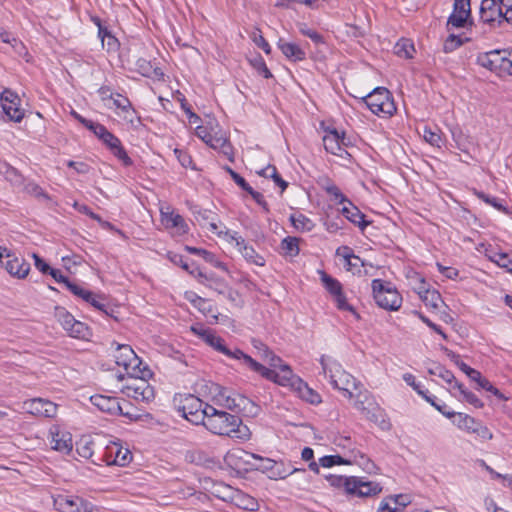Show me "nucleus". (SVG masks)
Wrapping results in <instances>:
<instances>
[{"label":"nucleus","mask_w":512,"mask_h":512,"mask_svg":"<svg viewBox=\"0 0 512 512\" xmlns=\"http://www.w3.org/2000/svg\"><path fill=\"white\" fill-rule=\"evenodd\" d=\"M211 433L226 436L240 441H248L251 437L250 429L243 424L239 416L208 407V415L203 424Z\"/></svg>","instance_id":"obj_1"},{"label":"nucleus","mask_w":512,"mask_h":512,"mask_svg":"<svg viewBox=\"0 0 512 512\" xmlns=\"http://www.w3.org/2000/svg\"><path fill=\"white\" fill-rule=\"evenodd\" d=\"M327 480L332 486L343 488L344 492L351 497H374L382 491L378 482L367 481L363 477L330 475Z\"/></svg>","instance_id":"obj_2"},{"label":"nucleus","mask_w":512,"mask_h":512,"mask_svg":"<svg viewBox=\"0 0 512 512\" xmlns=\"http://www.w3.org/2000/svg\"><path fill=\"white\" fill-rule=\"evenodd\" d=\"M354 407L369 421L384 431L391 429V423L373 395L366 389L359 390L354 397Z\"/></svg>","instance_id":"obj_3"},{"label":"nucleus","mask_w":512,"mask_h":512,"mask_svg":"<svg viewBox=\"0 0 512 512\" xmlns=\"http://www.w3.org/2000/svg\"><path fill=\"white\" fill-rule=\"evenodd\" d=\"M174 405L182 417L194 425L204 424L209 404L193 394H178L173 399Z\"/></svg>","instance_id":"obj_4"},{"label":"nucleus","mask_w":512,"mask_h":512,"mask_svg":"<svg viewBox=\"0 0 512 512\" xmlns=\"http://www.w3.org/2000/svg\"><path fill=\"white\" fill-rule=\"evenodd\" d=\"M372 291L379 307L389 311H397L401 307V295L396 289L386 286L381 279L372 281Z\"/></svg>","instance_id":"obj_5"},{"label":"nucleus","mask_w":512,"mask_h":512,"mask_svg":"<svg viewBox=\"0 0 512 512\" xmlns=\"http://www.w3.org/2000/svg\"><path fill=\"white\" fill-rule=\"evenodd\" d=\"M366 106L376 115L385 114L393 115L396 106L388 89L377 87L366 97L363 98Z\"/></svg>","instance_id":"obj_6"},{"label":"nucleus","mask_w":512,"mask_h":512,"mask_svg":"<svg viewBox=\"0 0 512 512\" xmlns=\"http://www.w3.org/2000/svg\"><path fill=\"white\" fill-rule=\"evenodd\" d=\"M54 315L70 337L85 340L91 336L89 327L76 320L64 307L56 306Z\"/></svg>","instance_id":"obj_7"},{"label":"nucleus","mask_w":512,"mask_h":512,"mask_svg":"<svg viewBox=\"0 0 512 512\" xmlns=\"http://www.w3.org/2000/svg\"><path fill=\"white\" fill-rule=\"evenodd\" d=\"M149 374V371L144 368L141 375L129 376L132 380L124 388L126 396L135 399L136 401H142L149 403L155 398L154 387L151 386L146 380L145 376Z\"/></svg>","instance_id":"obj_8"},{"label":"nucleus","mask_w":512,"mask_h":512,"mask_svg":"<svg viewBox=\"0 0 512 512\" xmlns=\"http://www.w3.org/2000/svg\"><path fill=\"white\" fill-rule=\"evenodd\" d=\"M115 363L123 367L128 376H139L144 368H141L142 361L126 344H118L113 355Z\"/></svg>","instance_id":"obj_9"},{"label":"nucleus","mask_w":512,"mask_h":512,"mask_svg":"<svg viewBox=\"0 0 512 512\" xmlns=\"http://www.w3.org/2000/svg\"><path fill=\"white\" fill-rule=\"evenodd\" d=\"M203 341L217 352L224 354L230 359L239 360L244 365H251L253 368L260 369L259 365L256 364V360L238 348H228L225 344V340L216 335L213 331L210 334L205 335V339Z\"/></svg>","instance_id":"obj_10"},{"label":"nucleus","mask_w":512,"mask_h":512,"mask_svg":"<svg viewBox=\"0 0 512 512\" xmlns=\"http://www.w3.org/2000/svg\"><path fill=\"white\" fill-rule=\"evenodd\" d=\"M263 361L268 363L273 369H269L257 361L256 364L259 365L260 369L253 368L251 365L245 366L250 370L260 374L265 379L271 380L281 386H285L286 384H283L281 382V379L284 373V369H291L290 366L284 364L282 359L279 356L275 355L272 351L266 359H263Z\"/></svg>","instance_id":"obj_11"},{"label":"nucleus","mask_w":512,"mask_h":512,"mask_svg":"<svg viewBox=\"0 0 512 512\" xmlns=\"http://www.w3.org/2000/svg\"><path fill=\"white\" fill-rule=\"evenodd\" d=\"M132 460L131 451L123 447L119 442H110L104 448L103 454L97 460H92L94 464L104 462L107 465L125 466Z\"/></svg>","instance_id":"obj_12"},{"label":"nucleus","mask_w":512,"mask_h":512,"mask_svg":"<svg viewBox=\"0 0 512 512\" xmlns=\"http://www.w3.org/2000/svg\"><path fill=\"white\" fill-rule=\"evenodd\" d=\"M281 382L286 384L285 386H290L295 389L303 400L311 404H319L321 402L320 395L311 389L302 379L294 375L292 369H284Z\"/></svg>","instance_id":"obj_13"},{"label":"nucleus","mask_w":512,"mask_h":512,"mask_svg":"<svg viewBox=\"0 0 512 512\" xmlns=\"http://www.w3.org/2000/svg\"><path fill=\"white\" fill-rule=\"evenodd\" d=\"M58 512H91L94 505L78 496L58 495L53 499Z\"/></svg>","instance_id":"obj_14"},{"label":"nucleus","mask_w":512,"mask_h":512,"mask_svg":"<svg viewBox=\"0 0 512 512\" xmlns=\"http://www.w3.org/2000/svg\"><path fill=\"white\" fill-rule=\"evenodd\" d=\"M2 113L13 122H21L24 118L25 111L20 107V98L10 89H5L0 96Z\"/></svg>","instance_id":"obj_15"},{"label":"nucleus","mask_w":512,"mask_h":512,"mask_svg":"<svg viewBox=\"0 0 512 512\" xmlns=\"http://www.w3.org/2000/svg\"><path fill=\"white\" fill-rule=\"evenodd\" d=\"M482 65L491 70L500 69L512 75V50H494L486 54Z\"/></svg>","instance_id":"obj_16"},{"label":"nucleus","mask_w":512,"mask_h":512,"mask_svg":"<svg viewBox=\"0 0 512 512\" xmlns=\"http://www.w3.org/2000/svg\"><path fill=\"white\" fill-rule=\"evenodd\" d=\"M48 438L51 448L55 451L68 454L73 449L72 435L58 425H53L49 429Z\"/></svg>","instance_id":"obj_17"},{"label":"nucleus","mask_w":512,"mask_h":512,"mask_svg":"<svg viewBox=\"0 0 512 512\" xmlns=\"http://www.w3.org/2000/svg\"><path fill=\"white\" fill-rule=\"evenodd\" d=\"M22 409L34 416L52 418L57 413V405L49 400L34 398L23 402Z\"/></svg>","instance_id":"obj_18"},{"label":"nucleus","mask_w":512,"mask_h":512,"mask_svg":"<svg viewBox=\"0 0 512 512\" xmlns=\"http://www.w3.org/2000/svg\"><path fill=\"white\" fill-rule=\"evenodd\" d=\"M344 140V134L340 135L336 129H328L323 137V145L328 153L344 158L348 155Z\"/></svg>","instance_id":"obj_19"},{"label":"nucleus","mask_w":512,"mask_h":512,"mask_svg":"<svg viewBox=\"0 0 512 512\" xmlns=\"http://www.w3.org/2000/svg\"><path fill=\"white\" fill-rule=\"evenodd\" d=\"M470 0H454L453 12L447 20V26L462 28L470 17Z\"/></svg>","instance_id":"obj_20"},{"label":"nucleus","mask_w":512,"mask_h":512,"mask_svg":"<svg viewBox=\"0 0 512 512\" xmlns=\"http://www.w3.org/2000/svg\"><path fill=\"white\" fill-rule=\"evenodd\" d=\"M331 385L342 391L348 399H353L356 393L361 390V384L347 372L341 373L338 377L332 376Z\"/></svg>","instance_id":"obj_21"},{"label":"nucleus","mask_w":512,"mask_h":512,"mask_svg":"<svg viewBox=\"0 0 512 512\" xmlns=\"http://www.w3.org/2000/svg\"><path fill=\"white\" fill-rule=\"evenodd\" d=\"M161 222L166 229L174 230L178 235H184L188 232V225L184 218L170 207L161 209Z\"/></svg>","instance_id":"obj_22"},{"label":"nucleus","mask_w":512,"mask_h":512,"mask_svg":"<svg viewBox=\"0 0 512 512\" xmlns=\"http://www.w3.org/2000/svg\"><path fill=\"white\" fill-rule=\"evenodd\" d=\"M255 458H260V456L241 448H235L227 452L225 462L233 469L241 470L252 466L251 460Z\"/></svg>","instance_id":"obj_23"},{"label":"nucleus","mask_w":512,"mask_h":512,"mask_svg":"<svg viewBox=\"0 0 512 512\" xmlns=\"http://www.w3.org/2000/svg\"><path fill=\"white\" fill-rule=\"evenodd\" d=\"M502 8L497 0H482L480 18L484 23L500 25L502 23Z\"/></svg>","instance_id":"obj_24"},{"label":"nucleus","mask_w":512,"mask_h":512,"mask_svg":"<svg viewBox=\"0 0 512 512\" xmlns=\"http://www.w3.org/2000/svg\"><path fill=\"white\" fill-rule=\"evenodd\" d=\"M418 279L420 286L416 288V292L424 304L434 310H438L444 306L441 294L435 289L426 288V283L423 278L418 277Z\"/></svg>","instance_id":"obj_25"},{"label":"nucleus","mask_w":512,"mask_h":512,"mask_svg":"<svg viewBox=\"0 0 512 512\" xmlns=\"http://www.w3.org/2000/svg\"><path fill=\"white\" fill-rule=\"evenodd\" d=\"M101 141L110 149L115 157H117L125 166L132 165V160L128 156L126 150L123 148L121 141L118 137L111 132L104 134Z\"/></svg>","instance_id":"obj_26"},{"label":"nucleus","mask_w":512,"mask_h":512,"mask_svg":"<svg viewBox=\"0 0 512 512\" xmlns=\"http://www.w3.org/2000/svg\"><path fill=\"white\" fill-rule=\"evenodd\" d=\"M442 415L451 419L453 418V424L456 425L460 430L466 431L468 433H473L480 421L476 420L474 417L454 411H442Z\"/></svg>","instance_id":"obj_27"},{"label":"nucleus","mask_w":512,"mask_h":512,"mask_svg":"<svg viewBox=\"0 0 512 512\" xmlns=\"http://www.w3.org/2000/svg\"><path fill=\"white\" fill-rule=\"evenodd\" d=\"M337 255L342 256L344 259V265L346 269L353 274L360 275L362 273V268L364 267L363 260L354 255L352 249L348 246H342L337 249Z\"/></svg>","instance_id":"obj_28"},{"label":"nucleus","mask_w":512,"mask_h":512,"mask_svg":"<svg viewBox=\"0 0 512 512\" xmlns=\"http://www.w3.org/2000/svg\"><path fill=\"white\" fill-rule=\"evenodd\" d=\"M91 403L97 407L100 411L109 413V414H122V409L119 404V401L115 397L105 396V395H93L90 397Z\"/></svg>","instance_id":"obj_29"},{"label":"nucleus","mask_w":512,"mask_h":512,"mask_svg":"<svg viewBox=\"0 0 512 512\" xmlns=\"http://www.w3.org/2000/svg\"><path fill=\"white\" fill-rule=\"evenodd\" d=\"M277 45L283 55L290 61L300 62L306 59L305 50L297 43L288 42L280 38Z\"/></svg>","instance_id":"obj_30"},{"label":"nucleus","mask_w":512,"mask_h":512,"mask_svg":"<svg viewBox=\"0 0 512 512\" xmlns=\"http://www.w3.org/2000/svg\"><path fill=\"white\" fill-rule=\"evenodd\" d=\"M6 271L15 278L24 279L30 271V264L23 258L13 257L5 262Z\"/></svg>","instance_id":"obj_31"},{"label":"nucleus","mask_w":512,"mask_h":512,"mask_svg":"<svg viewBox=\"0 0 512 512\" xmlns=\"http://www.w3.org/2000/svg\"><path fill=\"white\" fill-rule=\"evenodd\" d=\"M342 214L352 223L364 229L369 223L364 220L365 215L350 200L342 204Z\"/></svg>","instance_id":"obj_32"},{"label":"nucleus","mask_w":512,"mask_h":512,"mask_svg":"<svg viewBox=\"0 0 512 512\" xmlns=\"http://www.w3.org/2000/svg\"><path fill=\"white\" fill-rule=\"evenodd\" d=\"M208 145L215 150H219L230 161H233L232 146L223 134H212V136L209 138Z\"/></svg>","instance_id":"obj_33"},{"label":"nucleus","mask_w":512,"mask_h":512,"mask_svg":"<svg viewBox=\"0 0 512 512\" xmlns=\"http://www.w3.org/2000/svg\"><path fill=\"white\" fill-rule=\"evenodd\" d=\"M232 504L237 506L240 509L247 511H256L258 510L259 504L258 502L250 495L240 491L237 489Z\"/></svg>","instance_id":"obj_34"},{"label":"nucleus","mask_w":512,"mask_h":512,"mask_svg":"<svg viewBox=\"0 0 512 512\" xmlns=\"http://www.w3.org/2000/svg\"><path fill=\"white\" fill-rule=\"evenodd\" d=\"M236 245L239 246L242 255L249 262L258 266H263L265 264L264 258L259 255L252 246L245 244V240L243 238L240 237L239 239H236Z\"/></svg>","instance_id":"obj_35"},{"label":"nucleus","mask_w":512,"mask_h":512,"mask_svg":"<svg viewBox=\"0 0 512 512\" xmlns=\"http://www.w3.org/2000/svg\"><path fill=\"white\" fill-rule=\"evenodd\" d=\"M96 442L90 436H82L76 442V452L84 459H91L94 455Z\"/></svg>","instance_id":"obj_36"},{"label":"nucleus","mask_w":512,"mask_h":512,"mask_svg":"<svg viewBox=\"0 0 512 512\" xmlns=\"http://www.w3.org/2000/svg\"><path fill=\"white\" fill-rule=\"evenodd\" d=\"M196 221L210 232L216 233L218 226L215 222V214L210 210H199L194 214Z\"/></svg>","instance_id":"obj_37"},{"label":"nucleus","mask_w":512,"mask_h":512,"mask_svg":"<svg viewBox=\"0 0 512 512\" xmlns=\"http://www.w3.org/2000/svg\"><path fill=\"white\" fill-rule=\"evenodd\" d=\"M320 364L322 366L324 375L329 377L330 383L332 382V376L338 377L341 373L344 372V370L341 368V365L337 361L325 355L321 356Z\"/></svg>","instance_id":"obj_38"},{"label":"nucleus","mask_w":512,"mask_h":512,"mask_svg":"<svg viewBox=\"0 0 512 512\" xmlns=\"http://www.w3.org/2000/svg\"><path fill=\"white\" fill-rule=\"evenodd\" d=\"M281 252L286 257H295L299 254V239L292 236L285 237L280 244Z\"/></svg>","instance_id":"obj_39"},{"label":"nucleus","mask_w":512,"mask_h":512,"mask_svg":"<svg viewBox=\"0 0 512 512\" xmlns=\"http://www.w3.org/2000/svg\"><path fill=\"white\" fill-rule=\"evenodd\" d=\"M222 405L224 408L231 411H240L242 409L243 404L246 401V398L241 395H225V393L220 394Z\"/></svg>","instance_id":"obj_40"},{"label":"nucleus","mask_w":512,"mask_h":512,"mask_svg":"<svg viewBox=\"0 0 512 512\" xmlns=\"http://www.w3.org/2000/svg\"><path fill=\"white\" fill-rule=\"evenodd\" d=\"M394 52L397 56L401 58L411 59L413 58L415 48L411 40L402 38L396 43L394 47Z\"/></svg>","instance_id":"obj_41"},{"label":"nucleus","mask_w":512,"mask_h":512,"mask_svg":"<svg viewBox=\"0 0 512 512\" xmlns=\"http://www.w3.org/2000/svg\"><path fill=\"white\" fill-rule=\"evenodd\" d=\"M299 471L305 472V469L291 468L290 466H286V464L282 461H276L272 473L269 474V478L285 479L289 475Z\"/></svg>","instance_id":"obj_42"},{"label":"nucleus","mask_w":512,"mask_h":512,"mask_svg":"<svg viewBox=\"0 0 512 512\" xmlns=\"http://www.w3.org/2000/svg\"><path fill=\"white\" fill-rule=\"evenodd\" d=\"M292 225L300 231H311L314 228V223L311 219L302 213L292 214L290 216Z\"/></svg>","instance_id":"obj_43"},{"label":"nucleus","mask_w":512,"mask_h":512,"mask_svg":"<svg viewBox=\"0 0 512 512\" xmlns=\"http://www.w3.org/2000/svg\"><path fill=\"white\" fill-rule=\"evenodd\" d=\"M321 281L325 289L333 296L343 291L342 284L335 278L331 277L324 271L320 272Z\"/></svg>","instance_id":"obj_44"},{"label":"nucleus","mask_w":512,"mask_h":512,"mask_svg":"<svg viewBox=\"0 0 512 512\" xmlns=\"http://www.w3.org/2000/svg\"><path fill=\"white\" fill-rule=\"evenodd\" d=\"M236 491L237 489L224 483H217L214 485L215 496L226 502L232 503Z\"/></svg>","instance_id":"obj_45"},{"label":"nucleus","mask_w":512,"mask_h":512,"mask_svg":"<svg viewBox=\"0 0 512 512\" xmlns=\"http://www.w3.org/2000/svg\"><path fill=\"white\" fill-rule=\"evenodd\" d=\"M299 32L303 36L311 39V41L316 45H324L326 43L323 35L318 33L316 30L309 28L305 23L299 24Z\"/></svg>","instance_id":"obj_46"},{"label":"nucleus","mask_w":512,"mask_h":512,"mask_svg":"<svg viewBox=\"0 0 512 512\" xmlns=\"http://www.w3.org/2000/svg\"><path fill=\"white\" fill-rule=\"evenodd\" d=\"M428 372L431 375L440 377L446 383H449V384L453 383V381L455 380L454 374L450 370L446 369L444 366H442L440 364H435L432 368H430L428 370Z\"/></svg>","instance_id":"obj_47"},{"label":"nucleus","mask_w":512,"mask_h":512,"mask_svg":"<svg viewBox=\"0 0 512 512\" xmlns=\"http://www.w3.org/2000/svg\"><path fill=\"white\" fill-rule=\"evenodd\" d=\"M319 464L322 467L329 468L334 465H343V464L347 465V464H350V461L345 460L344 458H342L339 455H327V456H323L322 458L319 459Z\"/></svg>","instance_id":"obj_48"},{"label":"nucleus","mask_w":512,"mask_h":512,"mask_svg":"<svg viewBox=\"0 0 512 512\" xmlns=\"http://www.w3.org/2000/svg\"><path fill=\"white\" fill-rule=\"evenodd\" d=\"M423 138L426 142L436 147H440V144L442 142V138L439 131H433L429 127H424Z\"/></svg>","instance_id":"obj_49"},{"label":"nucleus","mask_w":512,"mask_h":512,"mask_svg":"<svg viewBox=\"0 0 512 512\" xmlns=\"http://www.w3.org/2000/svg\"><path fill=\"white\" fill-rule=\"evenodd\" d=\"M475 194L479 199L483 200L485 203L493 206L494 208H496L499 211L507 213V208L496 197H491V196L485 194L484 192H479V191L475 192Z\"/></svg>","instance_id":"obj_50"},{"label":"nucleus","mask_w":512,"mask_h":512,"mask_svg":"<svg viewBox=\"0 0 512 512\" xmlns=\"http://www.w3.org/2000/svg\"><path fill=\"white\" fill-rule=\"evenodd\" d=\"M325 190L338 204H345L349 200L334 184L326 186Z\"/></svg>","instance_id":"obj_51"},{"label":"nucleus","mask_w":512,"mask_h":512,"mask_svg":"<svg viewBox=\"0 0 512 512\" xmlns=\"http://www.w3.org/2000/svg\"><path fill=\"white\" fill-rule=\"evenodd\" d=\"M491 259L498 266L505 268L508 272L512 274V260L508 257L507 254L496 253Z\"/></svg>","instance_id":"obj_52"},{"label":"nucleus","mask_w":512,"mask_h":512,"mask_svg":"<svg viewBox=\"0 0 512 512\" xmlns=\"http://www.w3.org/2000/svg\"><path fill=\"white\" fill-rule=\"evenodd\" d=\"M478 385L480 388H482L488 392H491L498 399L507 400V398L504 396V394L499 389H497L495 386H493L488 379L482 377L481 380L479 381Z\"/></svg>","instance_id":"obj_53"},{"label":"nucleus","mask_w":512,"mask_h":512,"mask_svg":"<svg viewBox=\"0 0 512 512\" xmlns=\"http://www.w3.org/2000/svg\"><path fill=\"white\" fill-rule=\"evenodd\" d=\"M110 97L112 98V95ZM113 103L122 113H132V104L127 97L117 94L115 98L113 97Z\"/></svg>","instance_id":"obj_54"},{"label":"nucleus","mask_w":512,"mask_h":512,"mask_svg":"<svg viewBox=\"0 0 512 512\" xmlns=\"http://www.w3.org/2000/svg\"><path fill=\"white\" fill-rule=\"evenodd\" d=\"M83 124L101 140L104 137V134H107L109 131L105 126L99 123H94L91 120H83Z\"/></svg>","instance_id":"obj_55"},{"label":"nucleus","mask_w":512,"mask_h":512,"mask_svg":"<svg viewBox=\"0 0 512 512\" xmlns=\"http://www.w3.org/2000/svg\"><path fill=\"white\" fill-rule=\"evenodd\" d=\"M0 39L2 42L10 44L16 51H18V47L23 46L22 42L18 41L11 35V33L3 28H0Z\"/></svg>","instance_id":"obj_56"},{"label":"nucleus","mask_w":512,"mask_h":512,"mask_svg":"<svg viewBox=\"0 0 512 512\" xmlns=\"http://www.w3.org/2000/svg\"><path fill=\"white\" fill-rule=\"evenodd\" d=\"M252 64L254 68L257 70V72L261 74L264 78L268 79L272 77V74L268 69L265 61L262 59V57L254 59Z\"/></svg>","instance_id":"obj_57"},{"label":"nucleus","mask_w":512,"mask_h":512,"mask_svg":"<svg viewBox=\"0 0 512 512\" xmlns=\"http://www.w3.org/2000/svg\"><path fill=\"white\" fill-rule=\"evenodd\" d=\"M462 45V40L459 36L451 34L446 41L444 42V51L445 52H452L456 48L460 47Z\"/></svg>","instance_id":"obj_58"},{"label":"nucleus","mask_w":512,"mask_h":512,"mask_svg":"<svg viewBox=\"0 0 512 512\" xmlns=\"http://www.w3.org/2000/svg\"><path fill=\"white\" fill-rule=\"evenodd\" d=\"M336 306L339 310L354 312L353 307L347 302L346 296L343 291L333 296Z\"/></svg>","instance_id":"obj_59"},{"label":"nucleus","mask_w":512,"mask_h":512,"mask_svg":"<svg viewBox=\"0 0 512 512\" xmlns=\"http://www.w3.org/2000/svg\"><path fill=\"white\" fill-rule=\"evenodd\" d=\"M227 171L229 172L232 179L235 181V183L240 186L243 190L246 192H250L253 188L246 182V180L240 176L238 173H236L231 168L227 167Z\"/></svg>","instance_id":"obj_60"},{"label":"nucleus","mask_w":512,"mask_h":512,"mask_svg":"<svg viewBox=\"0 0 512 512\" xmlns=\"http://www.w3.org/2000/svg\"><path fill=\"white\" fill-rule=\"evenodd\" d=\"M73 207L80 213L89 216L95 221H100V216L94 213L87 205L74 202Z\"/></svg>","instance_id":"obj_61"},{"label":"nucleus","mask_w":512,"mask_h":512,"mask_svg":"<svg viewBox=\"0 0 512 512\" xmlns=\"http://www.w3.org/2000/svg\"><path fill=\"white\" fill-rule=\"evenodd\" d=\"M252 344L253 347L258 351V355L262 360L266 359L270 355L271 350L260 340L254 339L252 340Z\"/></svg>","instance_id":"obj_62"},{"label":"nucleus","mask_w":512,"mask_h":512,"mask_svg":"<svg viewBox=\"0 0 512 512\" xmlns=\"http://www.w3.org/2000/svg\"><path fill=\"white\" fill-rule=\"evenodd\" d=\"M35 267L43 274H49L51 267L36 253L32 254Z\"/></svg>","instance_id":"obj_63"},{"label":"nucleus","mask_w":512,"mask_h":512,"mask_svg":"<svg viewBox=\"0 0 512 512\" xmlns=\"http://www.w3.org/2000/svg\"><path fill=\"white\" fill-rule=\"evenodd\" d=\"M473 434H476L483 440H491L493 438L492 432L488 429L487 426L483 425L481 422L478 423Z\"/></svg>","instance_id":"obj_64"}]
</instances>
